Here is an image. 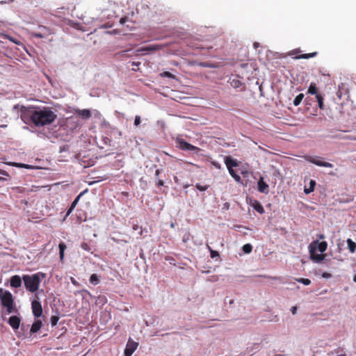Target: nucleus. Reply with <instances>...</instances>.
I'll use <instances>...</instances> for the list:
<instances>
[{
	"label": "nucleus",
	"instance_id": "nucleus-1",
	"mask_svg": "<svg viewBox=\"0 0 356 356\" xmlns=\"http://www.w3.org/2000/svg\"><path fill=\"white\" fill-rule=\"evenodd\" d=\"M20 118L25 123L31 122L35 127H44L53 123L57 115L50 107H36L33 106H22L20 108Z\"/></svg>",
	"mask_w": 356,
	"mask_h": 356
},
{
	"label": "nucleus",
	"instance_id": "nucleus-2",
	"mask_svg": "<svg viewBox=\"0 0 356 356\" xmlns=\"http://www.w3.org/2000/svg\"><path fill=\"white\" fill-rule=\"evenodd\" d=\"M45 277V274L41 272L33 275H24L22 280L24 283L26 291L31 293L36 292L42 279Z\"/></svg>",
	"mask_w": 356,
	"mask_h": 356
},
{
	"label": "nucleus",
	"instance_id": "nucleus-3",
	"mask_svg": "<svg viewBox=\"0 0 356 356\" xmlns=\"http://www.w3.org/2000/svg\"><path fill=\"white\" fill-rule=\"evenodd\" d=\"M0 300L8 314L13 313L14 309V299L12 293L8 291H3L0 288Z\"/></svg>",
	"mask_w": 356,
	"mask_h": 356
},
{
	"label": "nucleus",
	"instance_id": "nucleus-4",
	"mask_svg": "<svg viewBox=\"0 0 356 356\" xmlns=\"http://www.w3.org/2000/svg\"><path fill=\"white\" fill-rule=\"evenodd\" d=\"M305 159L313 163L317 166L325 167V168H332L333 165L329 162L323 161L319 159V157L317 156H305Z\"/></svg>",
	"mask_w": 356,
	"mask_h": 356
},
{
	"label": "nucleus",
	"instance_id": "nucleus-5",
	"mask_svg": "<svg viewBox=\"0 0 356 356\" xmlns=\"http://www.w3.org/2000/svg\"><path fill=\"white\" fill-rule=\"evenodd\" d=\"M327 243L325 241L318 242V241H314L309 245V249H312L313 251L318 250L321 253L324 252L327 250Z\"/></svg>",
	"mask_w": 356,
	"mask_h": 356
},
{
	"label": "nucleus",
	"instance_id": "nucleus-6",
	"mask_svg": "<svg viewBox=\"0 0 356 356\" xmlns=\"http://www.w3.org/2000/svg\"><path fill=\"white\" fill-rule=\"evenodd\" d=\"M138 346V343L137 342L129 339L124 350V356H131L134 352L136 350Z\"/></svg>",
	"mask_w": 356,
	"mask_h": 356
},
{
	"label": "nucleus",
	"instance_id": "nucleus-7",
	"mask_svg": "<svg viewBox=\"0 0 356 356\" xmlns=\"http://www.w3.org/2000/svg\"><path fill=\"white\" fill-rule=\"evenodd\" d=\"M177 143L179 145V147L181 149H183V150H188V151H196V150H199V148L187 143L186 141H185L183 139H179L177 140Z\"/></svg>",
	"mask_w": 356,
	"mask_h": 356
},
{
	"label": "nucleus",
	"instance_id": "nucleus-8",
	"mask_svg": "<svg viewBox=\"0 0 356 356\" xmlns=\"http://www.w3.org/2000/svg\"><path fill=\"white\" fill-rule=\"evenodd\" d=\"M31 308L33 314L35 317H40L42 314V308L41 303L36 300H34L31 302Z\"/></svg>",
	"mask_w": 356,
	"mask_h": 356
},
{
	"label": "nucleus",
	"instance_id": "nucleus-9",
	"mask_svg": "<svg viewBox=\"0 0 356 356\" xmlns=\"http://www.w3.org/2000/svg\"><path fill=\"white\" fill-rule=\"evenodd\" d=\"M74 113L78 115L83 120H88L92 115L90 111L88 109L76 108L74 110Z\"/></svg>",
	"mask_w": 356,
	"mask_h": 356
},
{
	"label": "nucleus",
	"instance_id": "nucleus-10",
	"mask_svg": "<svg viewBox=\"0 0 356 356\" xmlns=\"http://www.w3.org/2000/svg\"><path fill=\"white\" fill-rule=\"evenodd\" d=\"M257 186H258V191L260 193H266V194H267L268 193V188H269V186L264 181L263 177H260V178H259V179L258 181V183H257Z\"/></svg>",
	"mask_w": 356,
	"mask_h": 356
},
{
	"label": "nucleus",
	"instance_id": "nucleus-11",
	"mask_svg": "<svg viewBox=\"0 0 356 356\" xmlns=\"http://www.w3.org/2000/svg\"><path fill=\"white\" fill-rule=\"evenodd\" d=\"M21 319L17 316H12L8 319V324L13 330H17L19 327Z\"/></svg>",
	"mask_w": 356,
	"mask_h": 356
},
{
	"label": "nucleus",
	"instance_id": "nucleus-12",
	"mask_svg": "<svg viewBox=\"0 0 356 356\" xmlns=\"http://www.w3.org/2000/svg\"><path fill=\"white\" fill-rule=\"evenodd\" d=\"M225 164L227 168H233L238 166V162L236 159L232 158L231 156H225L224 159Z\"/></svg>",
	"mask_w": 356,
	"mask_h": 356
},
{
	"label": "nucleus",
	"instance_id": "nucleus-13",
	"mask_svg": "<svg viewBox=\"0 0 356 356\" xmlns=\"http://www.w3.org/2000/svg\"><path fill=\"white\" fill-rule=\"evenodd\" d=\"M10 284L13 288H19L22 285V278L19 275H13L10 277Z\"/></svg>",
	"mask_w": 356,
	"mask_h": 356
},
{
	"label": "nucleus",
	"instance_id": "nucleus-14",
	"mask_svg": "<svg viewBox=\"0 0 356 356\" xmlns=\"http://www.w3.org/2000/svg\"><path fill=\"white\" fill-rule=\"evenodd\" d=\"M309 250L310 257H311L312 260H313L316 262H321L325 259V254H316V251H313L312 249H309Z\"/></svg>",
	"mask_w": 356,
	"mask_h": 356
},
{
	"label": "nucleus",
	"instance_id": "nucleus-15",
	"mask_svg": "<svg viewBox=\"0 0 356 356\" xmlns=\"http://www.w3.org/2000/svg\"><path fill=\"white\" fill-rule=\"evenodd\" d=\"M82 193H80L75 199L72 202L71 204V206L70 207V208L68 209V210L67 211V213L63 218V221L65 220L67 216H69L70 215V213L72 212V211L74 210V209L75 208V207L76 206L79 200V198L81 196Z\"/></svg>",
	"mask_w": 356,
	"mask_h": 356
},
{
	"label": "nucleus",
	"instance_id": "nucleus-16",
	"mask_svg": "<svg viewBox=\"0 0 356 356\" xmlns=\"http://www.w3.org/2000/svg\"><path fill=\"white\" fill-rule=\"evenodd\" d=\"M160 47L157 44H152V45H149V46H147V47H142L140 49H138L136 51V55H138V53L140 52V51H156V50H159L160 49Z\"/></svg>",
	"mask_w": 356,
	"mask_h": 356
},
{
	"label": "nucleus",
	"instance_id": "nucleus-17",
	"mask_svg": "<svg viewBox=\"0 0 356 356\" xmlns=\"http://www.w3.org/2000/svg\"><path fill=\"white\" fill-rule=\"evenodd\" d=\"M42 325V323L40 320L35 321L31 327V333H35L38 331H39Z\"/></svg>",
	"mask_w": 356,
	"mask_h": 356
},
{
	"label": "nucleus",
	"instance_id": "nucleus-18",
	"mask_svg": "<svg viewBox=\"0 0 356 356\" xmlns=\"http://www.w3.org/2000/svg\"><path fill=\"white\" fill-rule=\"evenodd\" d=\"M229 83L232 87L234 88H240L241 86H243V83L241 81L238 79L237 78L230 79Z\"/></svg>",
	"mask_w": 356,
	"mask_h": 356
},
{
	"label": "nucleus",
	"instance_id": "nucleus-19",
	"mask_svg": "<svg viewBox=\"0 0 356 356\" xmlns=\"http://www.w3.org/2000/svg\"><path fill=\"white\" fill-rule=\"evenodd\" d=\"M307 92L310 95H315L316 96L317 95L320 94L318 92V88L316 87V85L315 83L312 82L309 86Z\"/></svg>",
	"mask_w": 356,
	"mask_h": 356
},
{
	"label": "nucleus",
	"instance_id": "nucleus-20",
	"mask_svg": "<svg viewBox=\"0 0 356 356\" xmlns=\"http://www.w3.org/2000/svg\"><path fill=\"white\" fill-rule=\"evenodd\" d=\"M318 54V52L314 51L309 54H302L295 56L296 59H309L310 58L315 57Z\"/></svg>",
	"mask_w": 356,
	"mask_h": 356
},
{
	"label": "nucleus",
	"instance_id": "nucleus-21",
	"mask_svg": "<svg viewBox=\"0 0 356 356\" xmlns=\"http://www.w3.org/2000/svg\"><path fill=\"white\" fill-rule=\"evenodd\" d=\"M252 206L254 208V209L256 210L258 213L261 214L264 213V209L259 201L255 200L252 204Z\"/></svg>",
	"mask_w": 356,
	"mask_h": 356
},
{
	"label": "nucleus",
	"instance_id": "nucleus-22",
	"mask_svg": "<svg viewBox=\"0 0 356 356\" xmlns=\"http://www.w3.org/2000/svg\"><path fill=\"white\" fill-rule=\"evenodd\" d=\"M1 35L5 38V39H8L10 41H11L12 42L16 44H18V45H20V44H22V43L21 42L20 40H17V38H13L12 36H10L9 35H7V34H5V33H1Z\"/></svg>",
	"mask_w": 356,
	"mask_h": 356
},
{
	"label": "nucleus",
	"instance_id": "nucleus-23",
	"mask_svg": "<svg viewBox=\"0 0 356 356\" xmlns=\"http://www.w3.org/2000/svg\"><path fill=\"white\" fill-rule=\"evenodd\" d=\"M227 170L229 175L236 182H241V177L236 172V171L233 168H227Z\"/></svg>",
	"mask_w": 356,
	"mask_h": 356
},
{
	"label": "nucleus",
	"instance_id": "nucleus-24",
	"mask_svg": "<svg viewBox=\"0 0 356 356\" xmlns=\"http://www.w3.org/2000/svg\"><path fill=\"white\" fill-rule=\"evenodd\" d=\"M315 186H316V181L312 179L310 180L309 188L305 187L304 192L306 194H309V193L313 192L314 190Z\"/></svg>",
	"mask_w": 356,
	"mask_h": 356
},
{
	"label": "nucleus",
	"instance_id": "nucleus-25",
	"mask_svg": "<svg viewBox=\"0 0 356 356\" xmlns=\"http://www.w3.org/2000/svg\"><path fill=\"white\" fill-rule=\"evenodd\" d=\"M348 249L351 253H354L356 250V243L350 238L347 240Z\"/></svg>",
	"mask_w": 356,
	"mask_h": 356
},
{
	"label": "nucleus",
	"instance_id": "nucleus-26",
	"mask_svg": "<svg viewBox=\"0 0 356 356\" xmlns=\"http://www.w3.org/2000/svg\"><path fill=\"white\" fill-rule=\"evenodd\" d=\"M316 99L318 102V107L321 110L324 109V104H323V96L320 93L316 96Z\"/></svg>",
	"mask_w": 356,
	"mask_h": 356
},
{
	"label": "nucleus",
	"instance_id": "nucleus-27",
	"mask_svg": "<svg viewBox=\"0 0 356 356\" xmlns=\"http://www.w3.org/2000/svg\"><path fill=\"white\" fill-rule=\"evenodd\" d=\"M59 248V254H60V260L63 259L64 257V252L66 249V245L64 242H60L58 245Z\"/></svg>",
	"mask_w": 356,
	"mask_h": 356
},
{
	"label": "nucleus",
	"instance_id": "nucleus-28",
	"mask_svg": "<svg viewBox=\"0 0 356 356\" xmlns=\"http://www.w3.org/2000/svg\"><path fill=\"white\" fill-rule=\"evenodd\" d=\"M99 281V277L97 274H92L90 277V282L93 285H97Z\"/></svg>",
	"mask_w": 356,
	"mask_h": 356
},
{
	"label": "nucleus",
	"instance_id": "nucleus-29",
	"mask_svg": "<svg viewBox=\"0 0 356 356\" xmlns=\"http://www.w3.org/2000/svg\"><path fill=\"white\" fill-rule=\"evenodd\" d=\"M303 97L304 95L302 93H300L298 95H297L293 100V105L296 106L300 105V104L302 101Z\"/></svg>",
	"mask_w": 356,
	"mask_h": 356
},
{
	"label": "nucleus",
	"instance_id": "nucleus-30",
	"mask_svg": "<svg viewBox=\"0 0 356 356\" xmlns=\"http://www.w3.org/2000/svg\"><path fill=\"white\" fill-rule=\"evenodd\" d=\"M243 251L246 253V254H249L252 252V246L251 244L250 243H247V244H245L243 248Z\"/></svg>",
	"mask_w": 356,
	"mask_h": 356
},
{
	"label": "nucleus",
	"instance_id": "nucleus-31",
	"mask_svg": "<svg viewBox=\"0 0 356 356\" xmlns=\"http://www.w3.org/2000/svg\"><path fill=\"white\" fill-rule=\"evenodd\" d=\"M207 248L210 252V255L211 258H215L219 256L218 252L213 250L208 244L207 245Z\"/></svg>",
	"mask_w": 356,
	"mask_h": 356
},
{
	"label": "nucleus",
	"instance_id": "nucleus-32",
	"mask_svg": "<svg viewBox=\"0 0 356 356\" xmlns=\"http://www.w3.org/2000/svg\"><path fill=\"white\" fill-rule=\"evenodd\" d=\"M160 75L162 77H168V78L172 79H175V76L174 74H172L171 72H167V71L161 73Z\"/></svg>",
	"mask_w": 356,
	"mask_h": 356
},
{
	"label": "nucleus",
	"instance_id": "nucleus-33",
	"mask_svg": "<svg viewBox=\"0 0 356 356\" xmlns=\"http://www.w3.org/2000/svg\"><path fill=\"white\" fill-rule=\"evenodd\" d=\"M296 281L305 285H309L311 284V280L308 278H298L296 279Z\"/></svg>",
	"mask_w": 356,
	"mask_h": 356
},
{
	"label": "nucleus",
	"instance_id": "nucleus-34",
	"mask_svg": "<svg viewBox=\"0 0 356 356\" xmlns=\"http://www.w3.org/2000/svg\"><path fill=\"white\" fill-rule=\"evenodd\" d=\"M81 249L87 252H90L91 250L90 245L86 242H83L81 244Z\"/></svg>",
	"mask_w": 356,
	"mask_h": 356
},
{
	"label": "nucleus",
	"instance_id": "nucleus-35",
	"mask_svg": "<svg viewBox=\"0 0 356 356\" xmlns=\"http://www.w3.org/2000/svg\"><path fill=\"white\" fill-rule=\"evenodd\" d=\"M195 187H196L199 191H206V190H207V189H208L209 186H207V185H205V186H202V185H201L200 184H197L195 185Z\"/></svg>",
	"mask_w": 356,
	"mask_h": 356
},
{
	"label": "nucleus",
	"instance_id": "nucleus-36",
	"mask_svg": "<svg viewBox=\"0 0 356 356\" xmlns=\"http://www.w3.org/2000/svg\"><path fill=\"white\" fill-rule=\"evenodd\" d=\"M58 317L56 316H52L51 317V323L52 325H56L58 321Z\"/></svg>",
	"mask_w": 356,
	"mask_h": 356
},
{
	"label": "nucleus",
	"instance_id": "nucleus-37",
	"mask_svg": "<svg viewBox=\"0 0 356 356\" xmlns=\"http://www.w3.org/2000/svg\"><path fill=\"white\" fill-rule=\"evenodd\" d=\"M211 165L216 168V169H220L221 168V165L220 163H218V161H211Z\"/></svg>",
	"mask_w": 356,
	"mask_h": 356
},
{
	"label": "nucleus",
	"instance_id": "nucleus-38",
	"mask_svg": "<svg viewBox=\"0 0 356 356\" xmlns=\"http://www.w3.org/2000/svg\"><path fill=\"white\" fill-rule=\"evenodd\" d=\"M140 122H141L140 117L139 115H136L135 117V120H134V125L138 127L140 125Z\"/></svg>",
	"mask_w": 356,
	"mask_h": 356
},
{
	"label": "nucleus",
	"instance_id": "nucleus-39",
	"mask_svg": "<svg viewBox=\"0 0 356 356\" xmlns=\"http://www.w3.org/2000/svg\"><path fill=\"white\" fill-rule=\"evenodd\" d=\"M301 52V50L300 49H293L292 51H291L289 54V55H296L297 54H299Z\"/></svg>",
	"mask_w": 356,
	"mask_h": 356
},
{
	"label": "nucleus",
	"instance_id": "nucleus-40",
	"mask_svg": "<svg viewBox=\"0 0 356 356\" xmlns=\"http://www.w3.org/2000/svg\"><path fill=\"white\" fill-rule=\"evenodd\" d=\"M322 277H324V278H330L332 277V275L329 273H327V272H324L323 274H322Z\"/></svg>",
	"mask_w": 356,
	"mask_h": 356
},
{
	"label": "nucleus",
	"instance_id": "nucleus-41",
	"mask_svg": "<svg viewBox=\"0 0 356 356\" xmlns=\"http://www.w3.org/2000/svg\"><path fill=\"white\" fill-rule=\"evenodd\" d=\"M33 35L34 37L38 38H43L42 34L40 33H34Z\"/></svg>",
	"mask_w": 356,
	"mask_h": 356
},
{
	"label": "nucleus",
	"instance_id": "nucleus-42",
	"mask_svg": "<svg viewBox=\"0 0 356 356\" xmlns=\"http://www.w3.org/2000/svg\"><path fill=\"white\" fill-rule=\"evenodd\" d=\"M156 185H157L159 187H161V186H163L164 185V182H163V180H161V179H159V180L157 181Z\"/></svg>",
	"mask_w": 356,
	"mask_h": 356
},
{
	"label": "nucleus",
	"instance_id": "nucleus-43",
	"mask_svg": "<svg viewBox=\"0 0 356 356\" xmlns=\"http://www.w3.org/2000/svg\"><path fill=\"white\" fill-rule=\"evenodd\" d=\"M14 166H22V167H24L26 168H29V165H26V164H19V163H14L13 164Z\"/></svg>",
	"mask_w": 356,
	"mask_h": 356
},
{
	"label": "nucleus",
	"instance_id": "nucleus-44",
	"mask_svg": "<svg viewBox=\"0 0 356 356\" xmlns=\"http://www.w3.org/2000/svg\"><path fill=\"white\" fill-rule=\"evenodd\" d=\"M0 175L9 177L8 173L6 170H1V169H0Z\"/></svg>",
	"mask_w": 356,
	"mask_h": 356
},
{
	"label": "nucleus",
	"instance_id": "nucleus-45",
	"mask_svg": "<svg viewBox=\"0 0 356 356\" xmlns=\"http://www.w3.org/2000/svg\"><path fill=\"white\" fill-rule=\"evenodd\" d=\"M297 307L296 306H293L291 307V312L293 314H296V312H297Z\"/></svg>",
	"mask_w": 356,
	"mask_h": 356
},
{
	"label": "nucleus",
	"instance_id": "nucleus-46",
	"mask_svg": "<svg viewBox=\"0 0 356 356\" xmlns=\"http://www.w3.org/2000/svg\"><path fill=\"white\" fill-rule=\"evenodd\" d=\"M71 282H72V283L74 285H75V286L78 285V282L75 280V279H74V278L71 277Z\"/></svg>",
	"mask_w": 356,
	"mask_h": 356
},
{
	"label": "nucleus",
	"instance_id": "nucleus-47",
	"mask_svg": "<svg viewBox=\"0 0 356 356\" xmlns=\"http://www.w3.org/2000/svg\"><path fill=\"white\" fill-rule=\"evenodd\" d=\"M127 21V17H122L120 20V24H124Z\"/></svg>",
	"mask_w": 356,
	"mask_h": 356
},
{
	"label": "nucleus",
	"instance_id": "nucleus-48",
	"mask_svg": "<svg viewBox=\"0 0 356 356\" xmlns=\"http://www.w3.org/2000/svg\"><path fill=\"white\" fill-rule=\"evenodd\" d=\"M253 46H254V49H257L259 47V43L257 42H254Z\"/></svg>",
	"mask_w": 356,
	"mask_h": 356
},
{
	"label": "nucleus",
	"instance_id": "nucleus-49",
	"mask_svg": "<svg viewBox=\"0 0 356 356\" xmlns=\"http://www.w3.org/2000/svg\"><path fill=\"white\" fill-rule=\"evenodd\" d=\"M199 65L202 67H209V65L206 63H200Z\"/></svg>",
	"mask_w": 356,
	"mask_h": 356
},
{
	"label": "nucleus",
	"instance_id": "nucleus-50",
	"mask_svg": "<svg viewBox=\"0 0 356 356\" xmlns=\"http://www.w3.org/2000/svg\"><path fill=\"white\" fill-rule=\"evenodd\" d=\"M334 352L336 353H337V356H346V354L345 353H341L339 354V350H334Z\"/></svg>",
	"mask_w": 356,
	"mask_h": 356
},
{
	"label": "nucleus",
	"instance_id": "nucleus-51",
	"mask_svg": "<svg viewBox=\"0 0 356 356\" xmlns=\"http://www.w3.org/2000/svg\"><path fill=\"white\" fill-rule=\"evenodd\" d=\"M161 172V170L159 169H157L155 172V176H159Z\"/></svg>",
	"mask_w": 356,
	"mask_h": 356
},
{
	"label": "nucleus",
	"instance_id": "nucleus-52",
	"mask_svg": "<svg viewBox=\"0 0 356 356\" xmlns=\"http://www.w3.org/2000/svg\"><path fill=\"white\" fill-rule=\"evenodd\" d=\"M248 173V172L247 170L241 171V174H242L243 175H244V176H245V175H247Z\"/></svg>",
	"mask_w": 356,
	"mask_h": 356
},
{
	"label": "nucleus",
	"instance_id": "nucleus-53",
	"mask_svg": "<svg viewBox=\"0 0 356 356\" xmlns=\"http://www.w3.org/2000/svg\"><path fill=\"white\" fill-rule=\"evenodd\" d=\"M139 64H140L139 63L132 62V65H134V66H138Z\"/></svg>",
	"mask_w": 356,
	"mask_h": 356
},
{
	"label": "nucleus",
	"instance_id": "nucleus-54",
	"mask_svg": "<svg viewBox=\"0 0 356 356\" xmlns=\"http://www.w3.org/2000/svg\"><path fill=\"white\" fill-rule=\"evenodd\" d=\"M0 180L5 181V180H6V179L4 177H0Z\"/></svg>",
	"mask_w": 356,
	"mask_h": 356
},
{
	"label": "nucleus",
	"instance_id": "nucleus-55",
	"mask_svg": "<svg viewBox=\"0 0 356 356\" xmlns=\"http://www.w3.org/2000/svg\"><path fill=\"white\" fill-rule=\"evenodd\" d=\"M353 281H354L355 282H356V275H355V276H354V277H353Z\"/></svg>",
	"mask_w": 356,
	"mask_h": 356
},
{
	"label": "nucleus",
	"instance_id": "nucleus-56",
	"mask_svg": "<svg viewBox=\"0 0 356 356\" xmlns=\"http://www.w3.org/2000/svg\"><path fill=\"white\" fill-rule=\"evenodd\" d=\"M196 48H197V49H204V47H197Z\"/></svg>",
	"mask_w": 356,
	"mask_h": 356
},
{
	"label": "nucleus",
	"instance_id": "nucleus-57",
	"mask_svg": "<svg viewBox=\"0 0 356 356\" xmlns=\"http://www.w3.org/2000/svg\"><path fill=\"white\" fill-rule=\"evenodd\" d=\"M207 49H212V47H207Z\"/></svg>",
	"mask_w": 356,
	"mask_h": 356
},
{
	"label": "nucleus",
	"instance_id": "nucleus-58",
	"mask_svg": "<svg viewBox=\"0 0 356 356\" xmlns=\"http://www.w3.org/2000/svg\"><path fill=\"white\" fill-rule=\"evenodd\" d=\"M126 52H127L126 51H122V54H124V53H126Z\"/></svg>",
	"mask_w": 356,
	"mask_h": 356
}]
</instances>
